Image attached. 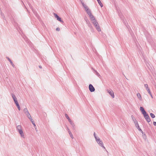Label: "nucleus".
<instances>
[{
    "mask_svg": "<svg viewBox=\"0 0 156 156\" xmlns=\"http://www.w3.org/2000/svg\"><path fill=\"white\" fill-rule=\"evenodd\" d=\"M35 129L36 130V131H37V129H36L37 128H36V127L35 128Z\"/></svg>",
    "mask_w": 156,
    "mask_h": 156,
    "instance_id": "a18cd8bd",
    "label": "nucleus"
},
{
    "mask_svg": "<svg viewBox=\"0 0 156 156\" xmlns=\"http://www.w3.org/2000/svg\"><path fill=\"white\" fill-rule=\"evenodd\" d=\"M87 24L88 25V27L90 28L91 29L92 28V26H91V24H90V23H89L88 24Z\"/></svg>",
    "mask_w": 156,
    "mask_h": 156,
    "instance_id": "b1692460",
    "label": "nucleus"
},
{
    "mask_svg": "<svg viewBox=\"0 0 156 156\" xmlns=\"http://www.w3.org/2000/svg\"><path fill=\"white\" fill-rule=\"evenodd\" d=\"M135 126H136V128H139V125L138 123V122H137V123H135Z\"/></svg>",
    "mask_w": 156,
    "mask_h": 156,
    "instance_id": "412c9836",
    "label": "nucleus"
},
{
    "mask_svg": "<svg viewBox=\"0 0 156 156\" xmlns=\"http://www.w3.org/2000/svg\"><path fill=\"white\" fill-rule=\"evenodd\" d=\"M26 115L27 117L30 119V121L32 120V119H32L31 116L29 113L28 114H27Z\"/></svg>",
    "mask_w": 156,
    "mask_h": 156,
    "instance_id": "dca6fc26",
    "label": "nucleus"
},
{
    "mask_svg": "<svg viewBox=\"0 0 156 156\" xmlns=\"http://www.w3.org/2000/svg\"><path fill=\"white\" fill-rule=\"evenodd\" d=\"M81 3L82 4L84 8L85 11L87 10L88 9H89V8H88V7L85 4H84L83 2H81Z\"/></svg>",
    "mask_w": 156,
    "mask_h": 156,
    "instance_id": "9d476101",
    "label": "nucleus"
},
{
    "mask_svg": "<svg viewBox=\"0 0 156 156\" xmlns=\"http://www.w3.org/2000/svg\"><path fill=\"white\" fill-rule=\"evenodd\" d=\"M16 130L17 131L22 130V126L21 125H18L16 127Z\"/></svg>",
    "mask_w": 156,
    "mask_h": 156,
    "instance_id": "ddd939ff",
    "label": "nucleus"
},
{
    "mask_svg": "<svg viewBox=\"0 0 156 156\" xmlns=\"http://www.w3.org/2000/svg\"><path fill=\"white\" fill-rule=\"evenodd\" d=\"M67 129L68 131H69V130H70L69 129L68 127H67Z\"/></svg>",
    "mask_w": 156,
    "mask_h": 156,
    "instance_id": "37998d69",
    "label": "nucleus"
},
{
    "mask_svg": "<svg viewBox=\"0 0 156 156\" xmlns=\"http://www.w3.org/2000/svg\"><path fill=\"white\" fill-rule=\"evenodd\" d=\"M70 136L72 138V139H73V136L72 134V133H69V134Z\"/></svg>",
    "mask_w": 156,
    "mask_h": 156,
    "instance_id": "c756f323",
    "label": "nucleus"
},
{
    "mask_svg": "<svg viewBox=\"0 0 156 156\" xmlns=\"http://www.w3.org/2000/svg\"><path fill=\"white\" fill-rule=\"evenodd\" d=\"M8 59V61L12 65V66L13 67H14L15 66V65L13 64L12 63V61L8 57H6Z\"/></svg>",
    "mask_w": 156,
    "mask_h": 156,
    "instance_id": "f8f14e48",
    "label": "nucleus"
},
{
    "mask_svg": "<svg viewBox=\"0 0 156 156\" xmlns=\"http://www.w3.org/2000/svg\"><path fill=\"white\" fill-rule=\"evenodd\" d=\"M140 110L143 115H144L147 113L142 107H140Z\"/></svg>",
    "mask_w": 156,
    "mask_h": 156,
    "instance_id": "1a4fd4ad",
    "label": "nucleus"
},
{
    "mask_svg": "<svg viewBox=\"0 0 156 156\" xmlns=\"http://www.w3.org/2000/svg\"><path fill=\"white\" fill-rule=\"evenodd\" d=\"M70 123V124L71 125V126H72V127H73V129H75V124H74L73 123V122L72 121H69V122Z\"/></svg>",
    "mask_w": 156,
    "mask_h": 156,
    "instance_id": "2eb2a0df",
    "label": "nucleus"
},
{
    "mask_svg": "<svg viewBox=\"0 0 156 156\" xmlns=\"http://www.w3.org/2000/svg\"><path fill=\"white\" fill-rule=\"evenodd\" d=\"M143 115L144 118L148 122H149L151 121V120L150 117L147 113Z\"/></svg>",
    "mask_w": 156,
    "mask_h": 156,
    "instance_id": "7ed1b4c3",
    "label": "nucleus"
},
{
    "mask_svg": "<svg viewBox=\"0 0 156 156\" xmlns=\"http://www.w3.org/2000/svg\"><path fill=\"white\" fill-rule=\"evenodd\" d=\"M85 20L86 21L87 24H88L89 23H90V22L88 20H87V19H85Z\"/></svg>",
    "mask_w": 156,
    "mask_h": 156,
    "instance_id": "2f4dec72",
    "label": "nucleus"
},
{
    "mask_svg": "<svg viewBox=\"0 0 156 156\" xmlns=\"http://www.w3.org/2000/svg\"><path fill=\"white\" fill-rule=\"evenodd\" d=\"M89 17L91 21H92V23L96 29L98 31H101V29L99 26V24L96 20L95 19L94 16H93V15H92Z\"/></svg>",
    "mask_w": 156,
    "mask_h": 156,
    "instance_id": "f257e3e1",
    "label": "nucleus"
},
{
    "mask_svg": "<svg viewBox=\"0 0 156 156\" xmlns=\"http://www.w3.org/2000/svg\"><path fill=\"white\" fill-rule=\"evenodd\" d=\"M11 95L15 103L18 102L17 98L15 96V95L14 94H11Z\"/></svg>",
    "mask_w": 156,
    "mask_h": 156,
    "instance_id": "0eeeda50",
    "label": "nucleus"
},
{
    "mask_svg": "<svg viewBox=\"0 0 156 156\" xmlns=\"http://www.w3.org/2000/svg\"><path fill=\"white\" fill-rule=\"evenodd\" d=\"M95 140L97 143L100 146L102 147L104 149H105V148L103 146V144L102 141L100 140L99 137L95 139Z\"/></svg>",
    "mask_w": 156,
    "mask_h": 156,
    "instance_id": "f03ea898",
    "label": "nucleus"
},
{
    "mask_svg": "<svg viewBox=\"0 0 156 156\" xmlns=\"http://www.w3.org/2000/svg\"><path fill=\"white\" fill-rule=\"evenodd\" d=\"M1 14L2 16V17L3 19H5V17L4 16V14L2 12H1Z\"/></svg>",
    "mask_w": 156,
    "mask_h": 156,
    "instance_id": "4be33fe9",
    "label": "nucleus"
},
{
    "mask_svg": "<svg viewBox=\"0 0 156 156\" xmlns=\"http://www.w3.org/2000/svg\"><path fill=\"white\" fill-rule=\"evenodd\" d=\"M19 133L20 134L21 136L22 137L24 138V135L23 133L22 130L18 131Z\"/></svg>",
    "mask_w": 156,
    "mask_h": 156,
    "instance_id": "9b49d317",
    "label": "nucleus"
},
{
    "mask_svg": "<svg viewBox=\"0 0 156 156\" xmlns=\"http://www.w3.org/2000/svg\"><path fill=\"white\" fill-rule=\"evenodd\" d=\"M30 121L32 122V124L34 126V127H36V126L34 122L33 119H32V121Z\"/></svg>",
    "mask_w": 156,
    "mask_h": 156,
    "instance_id": "5701e85b",
    "label": "nucleus"
},
{
    "mask_svg": "<svg viewBox=\"0 0 156 156\" xmlns=\"http://www.w3.org/2000/svg\"><path fill=\"white\" fill-rule=\"evenodd\" d=\"M153 123V125L154 126H156V122H154Z\"/></svg>",
    "mask_w": 156,
    "mask_h": 156,
    "instance_id": "58836bf2",
    "label": "nucleus"
},
{
    "mask_svg": "<svg viewBox=\"0 0 156 156\" xmlns=\"http://www.w3.org/2000/svg\"><path fill=\"white\" fill-rule=\"evenodd\" d=\"M150 115L152 118H154L155 117V115L152 113H151L150 114Z\"/></svg>",
    "mask_w": 156,
    "mask_h": 156,
    "instance_id": "aec40b11",
    "label": "nucleus"
},
{
    "mask_svg": "<svg viewBox=\"0 0 156 156\" xmlns=\"http://www.w3.org/2000/svg\"><path fill=\"white\" fill-rule=\"evenodd\" d=\"M146 90H147V91L149 94L151 93V92L149 88L147 89H146Z\"/></svg>",
    "mask_w": 156,
    "mask_h": 156,
    "instance_id": "393cba45",
    "label": "nucleus"
},
{
    "mask_svg": "<svg viewBox=\"0 0 156 156\" xmlns=\"http://www.w3.org/2000/svg\"><path fill=\"white\" fill-rule=\"evenodd\" d=\"M24 113L27 115V114H28L29 113V112H28V111H27L26 112H24Z\"/></svg>",
    "mask_w": 156,
    "mask_h": 156,
    "instance_id": "4c0bfd02",
    "label": "nucleus"
},
{
    "mask_svg": "<svg viewBox=\"0 0 156 156\" xmlns=\"http://www.w3.org/2000/svg\"><path fill=\"white\" fill-rule=\"evenodd\" d=\"M86 11L87 14H89V13L90 12H91L90 10L89 9H88L87 10H86Z\"/></svg>",
    "mask_w": 156,
    "mask_h": 156,
    "instance_id": "a878e982",
    "label": "nucleus"
},
{
    "mask_svg": "<svg viewBox=\"0 0 156 156\" xmlns=\"http://www.w3.org/2000/svg\"><path fill=\"white\" fill-rule=\"evenodd\" d=\"M54 15L55 17L57 18V20L62 23H63V21L62 20L61 18L60 17L56 14L54 13Z\"/></svg>",
    "mask_w": 156,
    "mask_h": 156,
    "instance_id": "20e7f679",
    "label": "nucleus"
},
{
    "mask_svg": "<svg viewBox=\"0 0 156 156\" xmlns=\"http://www.w3.org/2000/svg\"><path fill=\"white\" fill-rule=\"evenodd\" d=\"M144 86L146 88V89L149 88V87H148V85L147 84H145L144 85Z\"/></svg>",
    "mask_w": 156,
    "mask_h": 156,
    "instance_id": "bb28decb",
    "label": "nucleus"
},
{
    "mask_svg": "<svg viewBox=\"0 0 156 156\" xmlns=\"http://www.w3.org/2000/svg\"><path fill=\"white\" fill-rule=\"evenodd\" d=\"M89 88L91 92H93L95 91V89L93 86L91 84H90L89 86Z\"/></svg>",
    "mask_w": 156,
    "mask_h": 156,
    "instance_id": "39448f33",
    "label": "nucleus"
},
{
    "mask_svg": "<svg viewBox=\"0 0 156 156\" xmlns=\"http://www.w3.org/2000/svg\"><path fill=\"white\" fill-rule=\"evenodd\" d=\"M17 107L19 111L20 110V105H19L18 107Z\"/></svg>",
    "mask_w": 156,
    "mask_h": 156,
    "instance_id": "c9c22d12",
    "label": "nucleus"
},
{
    "mask_svg": "<svg viewBox=\"0 0 156 156\" xmlns=\"http://www.w3.org/2000/svg\"><path fill=\"white\" fill-rule=\"evenodd\" d=\"M15 104L17 107H18L19 105L18 102H17V103H16Z\"/></svg>",
    "mask_w": 156,
    "mask_h": 156,
    "instance_id": "f704fd0d",
    "label": "nucleus"
},
{
    "mask_svg": "<svg viewBox=\"0 0 156 156\" xmlns=\"http://www.w3.org/2000/svg\"><path fill=\"white\" fill-rule=\"evenodd\" d=\"M68 132L69 133V134L70 133H71L70 130H69V131H68Z\"/></svg>",
    "mask_w": 156,
    "mask_h": 156,
    "instance_id": "79ce46f5",
    "label": "nucleus"
},
{
    "mask_svg": "<svg viewBox=\"0 0 156 156\" xmlns=\"http://www.w3.org/2000/svg\"><path fill=\"white\" fill-rule=\"evenodd\" d=\"M137 97L140 100H141V99H142L141 96L140 94L139 93H137Z\"/></svg>",
    "mask_w": 156,
    "mask_h": 156,
    "instance_id": "f3484780",
    "label": "nucleus"
},
{
    "mask_svg": "<svg viewBox=\"0 0 156 156\" xmlns=\"http://www.w3.org/2000/svg\"><path fill=\"white\" fill-rule=\"evenodd\" d=\"M39 67L40 68V69H41L42 68V67L41 66H39Z\"/></svg>",
    "mask_w": 156,
    "mask_h": 156,
    "instance_id": "a19ab883",
    "label": "nucleus"
},
{
    "mask_svg": "<svg viewBox=\"0 0 156 156\" xmlns=\"http://www.w3.org/2000/svg\"><path fill=\"white\" fill-rule=\"evenodd\" d=\"M131 117L132 119L133 122H134V123L135 124L136 123H137V121L136 120V119L134 117L133 115H132Z\"/></svg>",
    "mask_w": 156,
    "mask_h": 156,
    "instance_id": "4468645a",
    "label": "nucleus"
},
{
    "mask_svg": "<svg viewBox=\"0 0 156 156\" xmlns=\"http://www.w3.org/2000/svg\"><path fill=\"white\" fill-rule=\"evenodd\" d=\"M94 136L95 139L98 137L97 136L95 132L94 133Z\"/></svg>",
    "mask_w": 156,
    "mask_h": 156,
    "instance_id": "c85d7f7f",
    "label": "nucleus"
},
{
    "mask_svg": "<svg viewBox=\"0 0 156 156\" xmlns=\"http://www.w3.org/2000/svg\"><path fill=\"white\" fill-rule=\"evenodd\" d=\"M98 4H99V5H100L101 7H102L103 6V4L101 3V2L100 0H97Z\"/></svg>",
    "mask_w": 156,
    "mask_h": 156,
    "instance_id": "a211bd4d",
    "label": "nucleus"
},
{
    "mask_svg": "<svg viewBox=\"0 0 156 156\" xmlns=\"http://www.w3.org/2000/svg\"><path fill=\"white\" fill-rule=\"evenodd\" d=\"M28 111V110H27V108H25L24 109L23 111H24V112H27Z\"/></svg>",
    "mask_w": 156,
    "mask_h": 156,
    "instance_id": "7c9ffc66",
    "label": "nucleus"
},
{
    "mask_svg": "<svg viewBox=\"0 0 156 156\" xmlns=\"http://www.w3.org/2000/svg\"><path fill=\"white\" fill-rule=\"evenodd\" d=\"M56 30L57 31H59L60 30V28L58 27L56 29Z\"/></svg>",
    "mask_w": 156,
    "mask_h": 156,
    "instance_id": "72a5a7b5",
    "label": "nucleus"
},
{
    "mask_svg": "<svg viewBox=\"0 0 156 156\" xmlns=\"http://www.w3.org/2000/svg\"><path fill=\"white\" fill-rule=\"evenodd\" d=\"M94 71V73L97 76H98L99 78H101V76L98 73L95 69H93Z\"/></svg>",
    "mask_w": 156,
    "mask_h": 156,
    "instance_id": "6e6552de",
    "label": "nucleus"
},
{
    "mask_svg": "<svg viewBox=\"0 0 156 156\" xmlns=\"http://www.w3.org/2000/svg\"><path fill=\"white\" fill-rule=\"evenodd\" d=\"M137 128L138 129L139 131H140L141 132V133H143V131H142L141 129L140 128V127H139V128Z\"/></svg>",
    "mask_w": 156,
    "mask_h": 156,
    "instance_id": "cd10ccee",
    "label": "nucleus"
},
{
    "mask_svg": "<svg viewBox=\"0 0 156 156\" xmlns=\"http://www.w3.org/2000/svg\"><path fill=\"white\" fill-rule=\"evenodd\" d=\"M32 11L35 14V15L37 16V12H36L35 11L32 10Z\"/></svg>",
    "mask_w": 156,
    "mask_h": 156,
    "instance_id": "473e14b6",
    "label": "nucleus"
},
{
    "mask_svg": "<svg viewBox=\"0 0 156 156\" xmlns=\"http://www.w3.org/2000/svg\"><path fill=\"white\" fill-rule=\"evenodd\" d=\"M108 92L110 94L113 98H114V93L111 90H107Z\"/></svg>",
    "mask_w": 156,
    "mask_h": 156,
    "instance_id": "423d86ee",
    "label": "nucleus"
},
{
    "mask_svg": "<svg viewBox=\"0 0 156 156\" xmlns=\"http://www.w3.org/2000/svg\"><path fill=\"white\" fill-rule=\"evenodd\" d=\"M65 116L66 118L68 119L69 122L70 121H71V120L70 119L69 117L68 116L67 114H65Z\"/></svg>",
    "mask_w": 156,
    "mask_h": 156,
    "instance_id": "6ab92c4d",
    "label": "nucleus"
},
{
    "mask_svg": "<svg viewBox=\"0 0 156 156\" xmlns=\"http://www.w3.org/2000/svg\"><path fill=\"white\" fill-rule=\"evenodd\" d=\"M149 94H150V95L151 96V98H153V97L152 95V94H151V93Z\"/></svg>",
    "mask_w": 156,
    "mask_h": 156,
    "instance_id": "ea45409f",
    "label": "nucleus"
},
{
    "mask_svg": "<svg viewBox=\"0 0 156 156\" xmlns=\"http://www.w3.org/2000/svg\"><path fill=\"white\" fill-rule=\"evenodd\" d=\"M35 129L36 130V131H37V129H36L37 128H36V127L35 128Z\"/></svg>",
    "mask_w": 156,
    "mask_h": 156,
    "instance_id": "c03bdc74",
    "label": "nucleus"
},
{
    "mask_svg": "<svg viewBox=\"0 0 156 156\" xmlns=\"http://www.w3.org/2000/svg\"><path fill=\"white\" fill-rule=\"evenodd\" d=\"M88 14V15L89 16H91L92 15L91 12H90V13Z\"/></svg>",
    "mask_w": 156,
    "mask_h": 156,
    "instance_id": "e433bc0d",
    "label": "nucleus"
}]
</instances>
